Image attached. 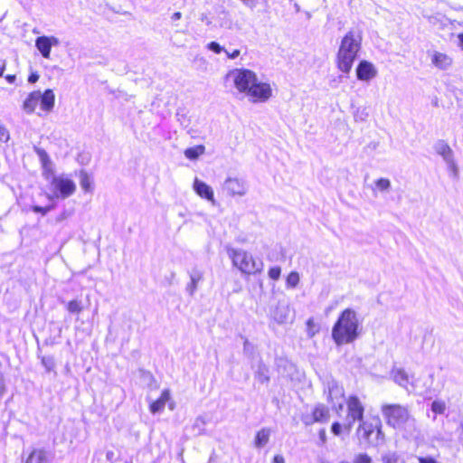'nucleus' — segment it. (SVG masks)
Returning a JSON list of instances; mask_svg holds the SVG:
<instances>
[{
  "label": "nucleus",
  "mask_w": 463,
  "mask_h": 463,
  "mask_svg": "<svg viewBox=\"0 0 463 463\" xmlns=\"http://www.w3.org/2000/svg\"><path fill=\"white\" fill-rule=\"evenodd\" d=\"M346 415L343 420L345 431L349 434L356 421L359 422L357 436L373 446H378L383 441L379 420L374 422L364 420V407L357 396H350L345 402Z\"/></svg>",
  "instance_id": "nucleus-1"
},
{
  "label": "nucleus",
  "mask_w": 463,
  "mask_h": 463,
  "mask_svg": "<svg viewBox=\"0 0 463 463\" xmlns=\"http://www.w3.org/2000/svg\"><path fill=\"white\" fill-rule=\"evenodd\" d=\"M362 33L350 30L341 40L337 53L336 66L344 73H349L362 45Z\"/></svg>",
  "instance_id": "nucleus-2"
},
{
  "label": "nucleus",
  "mask_w": 463,
  "mask_h": 463,
  "mask_svg": "<svg viewBox=\"0 0 463 463\" xmlns=\"http://www.w3.org/2000/svg\"><path fill=\"white\" fill-rule=\"evenodd\" d=\"M358 319L355 311L345 309L332 329V337L337 345L352 343L358 336Z\"/></svg>",
  "instance_id": "nucleus-3"
},
{
  "label": "nucleus",
  "mask_w": 463,
  "mask_h": 463,
  "mask_svg": "<svg viewBox=\"0 0 463 463\" xmlns=\"http://www.w3.org/2000/svg\"><path fill=\"white\" fill-rule=\"evenodd\" d=\"M228 256L234 267L244 274H255L261 270L262 264L257 262L253 256L242 249L227 248Z\"/></svg>",
  "instance_id": "nucleus-4"
},
{
  "label": "nucleus",
  "mask_w": 463,
  "mask_h": 463,
  "mask_svg": "<svg viewBox=\"0 0 463 463\" xmlns=\"http://www.w3.org/2000/svg\"><path fill=\"white\" fill-rule=\"evenodd\" d=\"M256 78V73L250 70L233 69L226 74L225 80L231 82L240 93L247 95Z\"/></svg>",
  "instance_id": "nucleus-5"
},
{
  "label": "nucleus",
  "mask_w": 463,
  "mask_h": 463,
  "mask_svg": "<svg viewBox=\"0 0 463 463\" xmlns=\"http://www.w3.org/2000/svg\"><path fill=\"white\" fill-rule=\"evenodd\" d=\"M51 190L53 198L66 199L75 193L76 184L71 179L61 175L52 177L51 181Z\"/></svg>",
  "instance_id": "nucleus-6"
},
{
  "label": "nucleus",
  "mask_w": 463,
  "mask_h": 463,
  "mask_svg": "<svg viewBox=\"0 0 463 463\" xmlns=\"http://www.w3.org/2000/svg\"><path fill=\"white\" fill-rule=\"evenodd\" d=\"M327 401L331 403L332 410L335 411L337 415H340L344 408V403L346 401L345 399L344 388L335 381L328 382Z\"/></svg>",
  "instance_id": "nucleus-7"
},
{
  "label": "nucleus",
  "mask_w": 463,
  "mask_h": 463,
  "mask_svg": "<svg viewBox=\"0 0 463 463\" xmlns=\"http://www.w3.org/2000/svg\"><path fill=\"white\" fill-rule=\"evenodd\" d=\"M272 95L270 85L266 82H260L256 78L255 82L250 87L247 96L252 102H265Z\"/></svg>",
  "instance_id": "nucleus-8"
},
{
  "label": "nucleus",
  "mask_w": 463,
  "mask_h": 463,
  "mask_svg": "<svg viewBox=\"0 0 463 463\" xmlns=\"http://www.w3.org/2000/svg\"><path fill=\"white\" fill-rule=\"evenodd\" d=\"M387 423L393 428H402L404 422L405 411L399 405H385L383 407Z\"/></svg>",
  "instance_id": "nucleus-9"
},
{
  "label": "nucleus",
  "mask_w": 463,
  "mask_h": 463,
  "mask_svg": "<svg viewBox=\"0 0 463 463\" xmlns=\"http://www.w3.org/2000/svg\"><path fill=\"white\" fill-rule=\"evenodd\" d=\"M222 190L230 196H244L248 192L247 183L238 177H227L222 184Z\"/></svg>",
  "instance_id": "nucleus-10"
},
{
  "label": "nucleus",
  "mask_w": 463,
  "mask_h": 463,
  "mask_svg": "<svg viewBox=\"0 0 463 463\" xmlns=\"http://www.w3.org/2000/svg\"><path fill=\"white\" fill-rule=\"evenodd\" d=\"M60 41L55 36H40L35 40V47L43 58L49 59L52 46H58Z\"/></svg>",
  "instance_id": "nucleus-11"
},
{
  "label": "nucleus",
  "mask_w": 463,
  "mask_h": 463,
  "mask_svg": "<svg viewBox=\"0 0 463 463\" xmlns=\"http://www.w3.org/2000/svg\"><path fill=\"white\" fill-rule=\"evenodd\" d=\"M430 57L431 63L439 70H448L452 66V57L445 52L433 51L430 52Z\"/></svg>",
  "instance_id": "nucleus-12"
},
{
  "label": "nucleus",
  "mask_w": 463,
  "mask_h": 463,
  "mask_svg": "<svg viewBox=\"0 0 463 463\" xmlns=\"http://www.w3.org/2000/svg\"><path fill=\"white\" fill-rule=\"evenodd\" d=\"M377 74V70L373 63L367 61H362L356 68V75L360 80H370Z\"/></svg>",
  "instance_id": "nucleus-13"
},
{
  "label": "nucleus",
  "mask_w": 463,
  "mask_h": 463,
  "mask_svg": "<svg viewBox=\"0 0 463 463\" xmlns=\"http://www.w3.org/2000/svg\"><path fill=\"white\" fill-rule=\"evenodd\" d=\"M195 193L202 198L208 200L212 204H215L213 191L206 183L195 178L193 184Z\"/></svg>",
  "instance_id": "nucleus-14"
},
{
  "label": "nucleus",
  "mask_w": 463,
  "mask_h": 463,
  "mask_svg": "<svg viewBox=\"0 0 463 463\" xmlns=\"http://www.w3.org/2000/svg\"><path fill=\"white\" fill-rule=\"evenodd\" d=\"M312 416V420H304L306 425L312 424L313 422H326L329 420V411L325 405L318 404L313 410Z\"/></svg>",
  "instance_id": "nucleus-15"
},
{
  "label": "nucleus",
  "mask_w": 463,
  "mask_h": 463,
  "mask_svg": "<svg viewBox=\"0 0 463 463\" xmlns=\"http://www.w3.org/2000/svg\"><path fill=\"white\" fill-rule=\"evenodd\" d=\"M170 400V391L165 389L162 392L160 397L150 403V411L152 413H157L164 410L165 403Z\"/></svg>",
  "instance_id": "nucleus-16"
},
{
  "label": "nucleus",
  "mask_w": 463,
  "mask_h": 463,
  "mask_svg": "<svg viewBox=\"0 0 463 463\" xmlns=\"http://www.w3.org/2000/svg\"><path fill=\"white\" fill-rule=\"evenodd\" d=\"M434 149L438 155L442 156L445 162L449 161L454 158V153L450 146L444 140H439L435 146Z\"/></svg>",
  "instance_id": "nucleus-17"
},
{
  "label": "nucleus",
  "mask_w": 463,
  "mask_h": 463,
  "mask_svg": "<svg viewBox=\"0 0 463 463\" xmlns=\"http://www.w3.org/2000/svg\"><path fill=\"white\" fill-rule=\"evenodd\" d=\"M368 187L372 190L373 196L376 197L378 193H384L390 190L391 182L387 178L381 177L369 184Z\"/></svg>",
  "instance_id": "nucleus-18"
},
{
  "label": "nucleus",
  "mask_w": 463,
  "mask_h": 463,
  "mask_svg": "<svg viewBox=\"0 0 463 463\" xmlns=\"http://www.w3.org/2000/svg\"><path fill=\"white\" fill-rule=\"evenodd\" d=\"M55 96L52 90H46L41 93L40 103L41 109L44 111H51L54 107Z\"/></svg>",
  "instance_id": "nucleus-19"
},
{
  "label": "nucleus",
  "mask_w": 463,
  "mask_h": 463,
  "mask_svg": "<svg viewBox=\"0 0 463 463\" xmlns=\"http://www.w3.org/2000/svg\"><path fill=\"white\" fill-rule=\"evenodd\" d=\"M41 91H33L24 102L23 109L27 113H33L40 102Z\"/></svg>",
  "instance_id": "nucleus-20"
},
{
  "label": "nucleus",
  "mask_w": 463,
  "mask_h": 463,
  "mask_svg": "<svg viewBox=\"0 0 463 463\" xmlns=\"http://www.w3.org/2000/svg\"><path fill=\"white\" fill-rule=\"evenodd\" d=\"M255 378L260 383H267L269 381V368L260 361L255 370Z\"/></svg>",
  "instance_id": "nucleus-21"
},
{
  "label": "nucleus",
  "mask_w": 463,
  "mask_h": 463,
  "mask_svg": "<svg viewBox=\"0 0 463 463\" xmlns=\"http://www.w3.org/2000/svg\"><path fill=\"white\" fill-rule=\"evenodd\" d=\"M190 279L191 282L187 286V290L189 294L193 296L197 289L199 281L203 279V273L200 270L194 269L190 274Z\"/></svg>",
  "instance_id": "nucleus-22"
},
{
  "label": "nucleus",
  "mask_w": 463,
  "mask_h": 463,
  "mask_svg": "<svg viewBox=\"0 0 463 463\" xmlns=\"http://www.w3.org/2000/svg\"><path fill=\"white\" fill-rule=\"evenodd\" d=\"M270 436V430L267 428H263L260 430H259L256 434L254 444L257 448H261L265 446L269 439Z\"/></svg>",
  "instance_id": "nucleus-23"
},
{
  "label": "nucleus",
  "mask_w": 463,
  "mask_h": 463,
  "mask_svg": "<svg viewBox=\"0 0 463 463\" xmlns=\"http://www.w3.org/2000/svg\"><path fill=\"white\" fill-rule=\"evenodd\" d=\"M26 463H48L46 452L41 449L33 450L28 457Z\"/></svg>",
  "instance_id": "nucleus-24"
},
{
  "label": "nucleus",
  "mask_w": 463,
  "mask_h": 463,
  "mask_svg": "<svg viewBox=\"0 0 463 463\" xmlns=\"http://www.w3.org/2000/svg\"><path fill=\"white\" fill-rule=\"evenodd\" d=\"M205 147L203 145H198L184 150V156L190 160L197 159L201 155L204 154Z\"/></svg>",
  "instance_id": "nucleus-25"
},
{
  "label": "nucleus",
  "mask_w": 463,
  "mask_h": 463,
  "mask_svg": "<svg viewBox=\"0 0 463 463\" xmlns=\"http://www.w3.org/2000/svg\"><path fill=\"white\" fill-rule=\"evenodd\" d=\"M80 184L84 192L89 193L92 191V179L85 171L80 172Z\"/></svg>",
  "instance_id": "nucleus-26"
},
{
  "label": "nucleus",
  "mask_w": 463,
  "mask_h": 463,
  "mask_svg": "<svg viewBox=\"0 0 463 463\" xmlns=\"http://www.w3.org/2000/svg\"><path fill=\"white\" fill-rule=\"evenodd\" d=\"M82 309L83 307L80 300L73 299L67 303V310L71 314H79Z\"/></svg>",
  "instance_id": "nucleus-27"
},
{
  "label": "nucleus",
  "mask_w": 463,
  "mask_h": 463,
  "mask_svg": "<svg viewBox=\"0 0 463 463\" xmlns=\"http://www.w3.org/2000/svg\"><path fill=\"white\" fill-rule=\"evenodd\" d=\"M447 164L448 170L450 174V175L454 179L458 178V167L454 158L450 159L449 161L445 162Z\"/></svg>",
  "instance_id": "nucleus-28"
},
{
  "label": "nucleus",
  "mask_w": 463,
  "mask_h": 463,
  "mask_svg": "<svg viewBox=\"0 0 463 463\" xmlns=\"http://www.w3.org/2000/svg\"><path fill=\"white\" fill-rule=\"evenodd\" d=\"M41 361L43 366L45 368L47 372L53 371L55 367V362L52 356H43Z\"/></svg>",
  "instance_id": "nucleus-29"
},
{
  "label": "nucleus",
  "mask_w": 463,
  "mask_h": 463,
  "mask_svg": "<svg viewBox=\"0 0 463 463\" xmlns=\"http://www.w3.org/2000/svg\"><path fill=\"white\" fill-rule=\"evenodd\" d=\"M287 286L290 288H295L299 282V275L296 271L290 272L287 277Z\"/></svg>",
  "instance_id": "nucleus-30"
},
{
  "label": "nucleus",
  "mask_w": 463,
  "mask_h": 463,
  "mask_svg": "<svg viewBox=\"0 0 463 463\" xmlns=\"http://www.w3.org/2000/svg\"><path fill=\"white\" fill-rule=\"evenodd\" d=\"M446 404L442 401H434L431 404V410L435 413L442 414L445 411Z\"/></svg>",
  "instance_id": "nucleus-31"
},
{
  "label": "nucleus",
  "mask_w": 463,
  "mask_h": 463,
  "mask_svg": "<svg viewBox=\"0 0 463 463\" xmlns=\"http://www.w3.org/2000/svg\"><path fill=\"white\" fill-rule=\"evenodd\" d=\"M35 151L40 158L42 165H48L51 162V159L45 150L42 148H36Z\"/></svg>",
  "instance_id": "nucleus-32"
},
{
  "label": "nucleus",
  "mask_w": 463,
  "mask_h": 463,
  "mask_svg": "<svg viewBox=\"0 0 463 463\" xmlns=\"http://www.w3.org/2000/svg\"><path fill=\"white\" fill-rule=\"evenodd\" d=\"M205 425H206V420H205L204 417L199 416L194 420V428L198 429V433L202 434L204 431Z\"/></svg>",
  "instance_id": "nucleus-33"
},
{
  "label": "nucleus",
  "mask_w": 463,
  "mask_h": 463,
  "mask_svg": "<svg viewBox=\"0 0 463 463\" xmlns=\"http://www.w3.org/2000/svg\"><path fill=\"white\" fill-rule=\"evenodd\" d=\"M221 25L230 30L239 31L241 29V26L238 23H233L231 19L222 22Z\"/></svg>",
  "instance_id": "nucleus-34"
},
{
  "label": "nucleus",
  "mask_w": 463,
  "mask_h": 463,
  "mask_svg": "<svg viewBox=\"0 0 463 463\" xmlns=\"http://www.w3.org/2000/svg\"><path fill=\"white\" fill-rule=\"evenodd\" d=\"M281 273V269L279 267H272L269 270V277L274 280L279 279Z\"/></svg>",
  "instance_id": "nucleus-35"
},
{
  "label": "nucleus",
  "mask_w": 463,
  "mask_h": 463,
  "mask_svg": "<svg viewBox=\"0 0 463 463\" xmlns=\"http://www.w3.org/2000/svg\"><path fill=\"white\" fill-rule=\"evenodd\" d=\"M207 48L215 53H221L222 51H225L224 48L216 42L208 43Z\"/></svg>",
  "instance_id": "nucleus-36"
},
{
  "label": "nucleus",
  "mask_w": 463,
  "mask_h": 463,
  "mask_svg": "<svg viewBox=\"0 0 463 463\" xmlns=\"http://www.w3.org/2000/svg\"><path fill=\"white\" fill-rule=\"evenodd\" d=\"M331 430H332V432H333L335 436H339V435H341V433L343 432V430L345 431L344 427H343V422H342V423H340V422H334V423L332 424Z\"/></svg>",
  "instance_id": "nucleus-37"
},
{
  "label": "nucleus",
  "mask_w": 463,
  "mask_h": 463,
  "mask_svg": "<svg viewBox=\"0 0 463 463\" xmlns=\"http://www.w3.org/2000/svg\"><path fill=\"white\" fill-rule=\"evenodd\" d=\"M371 458L366 454H359L354 458V463H371Z\"/></svg>",
  "instance_id": "nucleus-38"
},
{
  "label": "nucleus",
  "mask_w": 463,
  "mask_h": 463,
  "mask_svg": "<svg viewBox=\"0 0 463 463\" xmlns=\"http://www.w3.org/2000/svg\"><path fill=\"white\" fill-rule=\"evenodd\" d=\"M9 140L8 130L0 125V141L7 142Z\"/></svg>",
  "instance_id": "nucleus-39"
},
{
  "label": "nucleus",
  "mask_w": 463,
  "mask_h": 463,
  "mask_svg": "<svg viewBox=\"0 0 463 463\" xmlns=\"http://www.w3.org/2000/svg\"><path fill=\"white\" fill-rule=\"evenodd\" d=\"M241 1L243 3V5L245 6H247L250 10H254L259 4V0H241Z\"/></svg>",
  "instance_id": "nucleus-40"
},
{
  "label": "nucleus",
  "mask_w": 463,
  "mask_h": 463,
  "mask_svg": "<svg viewBox=\"0 0 463 463\" xmlns=\"http://www.w3.org/2000/svg\"><path fill=\"white\" fill-rule=\"evenodd\" d=\"M51 209H52L51 206L41 207V206L35 205L33 207V211L34 213H42L43 215H45Z\"/></svg>",
  "instance_id": "nucleus-41"
},
{
  "label": "nucleus",
  "mask_w": 463,
  "mask_h": 463,
  "mask_svg": "<svg viewBox=\"0 0 463 463\" xmlns=\"http://www.w3.org/2000/svg\"><path fill=\"white\" fill-rule=\"evenodd\" d=\"M43 168V175H45L46 179L49 178V175H52V161L45 165H42Z\"/></svg>",
  "instance_id": "nucleus-42"
},
{
  "label": "nucleus",
  "mask_w": 463,
  "mask_h": 463,
  "mask_svg": "<svg viewBox=\"0 0 463 463\" xmlns=\"http://www.w3.org/2000/svg\"><path fill=\"white\" fill-rule=\"evenodd\" d=\"M5 392V383L3 374L0 373V397L3 396Z\"/></svg>",
  "instance_id": "nucleus-43"
},
{
  "label": "nucleus",
  "mask_w": 463,
  "mask_h": 463,
  "mask_svg": "<svg viewBox=\"0 0 463 463\" xmlns=\"http://www.w3.org/2000/svg\"><path fill=\"white\" fill-rule=\"evenodd\" d=\"M383 460L386 462V463H397V457L393 454V455H390V456H384L383 457Z\"/></svg>",
  "instance_id": "nucleus-44"
},
{
  "label": "nucleus",
  "mask_w": 463,
  "mask_h": 463,
  "mask_svg": "<svg viewBox=\"0 0 463 463\" xmlns=\"http://www.w3.org/2000/svg\"><path fill=\"white\" fill-rule=\"evenodd\" d=\"M70 216V213L64 211L62 212L61 213H60L57 218H56V222H62L64 221L65 219H67L68 217Z\"/></svg>",
  "instance_id": "nucleus-45"
},
{
  "label": "nucleus",
  "mask_w": 463,
  "mask_h": 463,
  "mask_svg": "<svg viewBox=\"0 0 463 463\" xmlns=\"http://www.w3.org/2000/svg\"><path fill=\"white\" fill-rule=\"evenodd\" d=\"M224 52L227 54V56L232 60L236 59L241 53L239 50H234L232 52H229L228 51H224Z\"/></svg>",
  "instance_id": "nucleus-46"
},
{
  "label": "nucleus",
  "mask_w": 463,
  "mask_h": 463,
  "mask_svg": "<svg viewBox=\"0 0 463 463\" xmlns=\"http://www.w3.org/2000/svg\"><path fill=\"white\" fill-rule=\"evenodd\" d=\"M39 80V74L37 72H32L28 78L30 83H34Z\"/></svg>",
  "instance_id": "nucleus-47"
},
{
  "label": "nucleus",
  "mask_w": 463,
  "mask_h": 463,
  "mask_svg": "<svg viewBox=\"0 0 463 463\" xmlns=\"http://www.w3.org/2000/svg\"><path fill=\"white\" fill-rule=\"evenodd\" d=\"M182 18V13L181 12H175L171 15V21L173 23L179 21Z\"/></svg>",
  "instance_id": "nucleus-48"
},
{
  "label": "nucleus",
  "mask_w": 463,
  "mask_h": 463,
  "mask_svg": "<svg viewBox=\"0 0 463 463\" xmlns=\"http://www.w3.org/2000/svg\"><path fill=\"white\" fill-rule=\"evenodd\" d=\"M420 463H439L432 458H419Z\"/></svg>",
  "instance_id": "nucleus-49"
},
{
  "label": "nucleus",
  "mask_w": 463,
  "mask_h": 463,
  "mask_svg": "<svg viewBox=\"0 0 463 463\" xmlns=\"http://www.w3.org/2000/svg\"><path fill=\"white\" fill-rule=\"evenodd\" d=\"M273 463H285L284 458L281 455H276L273 458Z\"/></svg>",
  "instance_id": "nucleus-50"
},
{
  "label": "nucleus",
  "mask_w": 463,
  "mask_h": 463,
  "mask_svg": "<svg viewBox=\"0 0 463 463\" xmlns=\"http://www.w3.org/2000/svg\"><path fill=\"white\" fill-rule=\"evenodd\" d=\"M15 75L14 74H8L5 76V80L9 82V83H14V80H15Z\"/></svg>",
  "instance_id": "nucleus-51"
},
{
  "label": "nucleus",
  "mask_w": 463,
  "mask_h": 463,
  "mask_svg": "<svg viewBox=\"0 0 463 463\" xmlns=\"http://www.w3.org/2000/svg\"><path fill=\"white\" fill-rule=\"evenodd\" d=\"M405 380V376L403 373H400L399 379L398 376H395V381H397L401 385H402V381Z\"/></svg>",
  "instance_id": "nucleus-52"
},
{
  "label": "nucleus",
  "mask_w": 463,
  "mask_h": 463,
  "mask_svg": "<svg viewBox=\"0 0 463 463\" xmlns=\"http://www.w3.org/2000/svg\"><path fill=\"white\" fill-rule=\"evenodd\" d=\"M458 46L463 50V33L458 35Z\"/></svg>",
  "instance_id": "nucleus-53"
},
{
  "label": "nucleus",
  "mask_w": 463,
  "mask_h": 463,
  "mask_svg": "<svg viewBox=\"0 0 463 463\" xmlns=\"http://www.w3.org/2000/svg\"><path fill=\"white\" fill-rule=\"evenodd\" d=\"M319 437L323 442L326 441V430L324 429L319 431Z\"/></svg>",
  "instance_id": "nucleus-54"
},
{
  "label": "nucleus",
  "mask_w": 463,
  "mask_h": 463,
  "mask_svg": "<svg viewBox=\"0 0 463 463\" xmlns=\"http://www.w3.org/2000/svg\"><path fill=\"white\" fill-rule=\"evenodd\" d=\"M249 349H250V343H249L248 339H245L244 347H243L244 353H247Z\"/></svg>",
  "instance_id": "nucleus-55"
},
{
  "label": "nucleus",
  "mask_w": 463,
  "mask_h": 463,
  "mask_svg": "<svg viewBox=\"0 0 463 463\" xmlns=\"http://www.w3.org/2000/svg\"><path fill=\"white\" fill-rule=\"evenodd\" d=\"M5 70V64L0 66V77L4 76Z\"/></svg>",
  "instance_id": "nucleus-56"
},
{
  "label": "nucleus",
  "mask_w": 463,
  "mask_h": 463,
  "mask_svg": "<svg viewBox=\"0 0 463 463\" xmlns=\"http://www.w3.org/2000/svg\"><path fill=\"white\" fill-rule=\"evenodd\" d=\"M113 455H114L113 451H108L107 452V458L110 459L113 457Z\"/></svg>",
  "instance_id": "nucleus-57"
},
{
  "label": "nucleus",
  "mask_w": 463,
  "mask_h": 463,
  "mask_svg": "<svg viewBox=\"0 0 463 463\" xmlns=\"http://www.w3.org/2000/svg\"><path fill=\"white\" fill-rule=\"evenodd\" d=\"M279 323H283L284 322V318L282 317H279V318H277L275 317Z\"/></svg>",
  "instance_id": "nucleus-58"
},
{
  "label": "nucleus",
  "mask_w": 463,
  "mask_h": 463,
  "mask_svg": "<svg viewBox=\"0 0 463 463\" xmlns=\"http://www.w3.org/2000/svg\"><path fill=\"white\" fill-rule=\"evenodd\" d=\"M204 20H206V16L203 15L202 18H201V21H204Z\"/></svg>",
  "instance_id": "nucleus-59"
},
{
  "label": "nucleus",
  "mask_w": 463,
  "mask_h": 463,
  "mask_svg": "<svg viewBox=\"0 0 463 463\" xmlns=\"http://www.w3.org/2000/svg\"><path fill=\"white\" fill-rule=\"evenodd\" d=\"M204 20H206V16L203 15L202 18H201V21H204Z\"/></svg>",
  "instance_id": "nucleus-60"
}]
</instances>
